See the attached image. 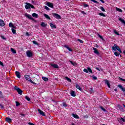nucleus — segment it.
Returning a JSON list of instances; mask_svg holds the SVG:
<instances>
[{
	"label": "nucleus",
	"mask_w": 125,
	"mask_h": 125,
	"mask_svg": "<svg viewBox=\"0 0 125 125\" xmlns=\"http://www.w3.org/2000/svg\"><path fill=\"white\" fill-rule=\"evenodd\" d=\"M14 90H16L17 92H18V93L20 94V95H22V93H23V91L21 90L20 88L17 87V86H15L14 87Z\"/></svg>",
	"instance_id": "f257e3e1"
},
{
	"label": "nucleus",
	"mask_w": 125,
	"mask_h": 125,
	"mask_svg": "<svg viewBox=\"0 0 125 125\" xmlns=\"http://www.w3.org/2000/svg\"><path fill=\"white\" fill-rule=\"evenodd\" d=\"M24 78L27 81H28V82H30L31 83H33V84H36V83L35 82H33V81H32L31 78H30V76L28 75H24Z\"/></svg>",
	"instance_id": "f03ea898"
},
{
	"label": "nucleus",
	"mask_w": 125,
	"mask_h": 125,
	"mask_svg": "<svg viewBox=\"0 0 125 125\" xmlns=\"http://www.w3.org/2000/svg\"><path fill=\"white\" fill-rule=\"evenodd\" d=\"M52 15H53V17L56 18V19H58V20L61 19V16L60 15H58V14L53 13H52Z\"/></svg>",
	"instance_id": "7ed1b4c3"
},
{
	"label": "nucleus",
	"mask_w": 125,
	"mask_h": 125,
	"mask_svg": "<svg viewBox=\"0 0 125 125\" xmlns=\"http://www.w3.org/2000/svg\"><path fill=\"white\" fill-rule=\"evenodd\" d=\"M83 71L85 72V73H92V70L91 69V68H90V67H87V69L84 68Z\"/></svg>",
	"instance_id": "20e7f679"
},
{
	"label": "nucleus",
	"mask_w": 125,
	"mask_h": 125,
	"mask_svg": "<svg viewBox=\"0 0 125 125\" xmlns=\"http://www.w3.org/2000/svg\"><path fill=\"white\" fill-rule=\"evenodd\" d=\"M26 55L27 56V57H33V52H32V51H30V50H27L26 51Z\"/></svg>",
	"instance_id": "39448f33"
},
{
	"label": "nucleus",
	"mask_w": 125,
	"mask_h": 125,
	"mask_svg": "<svg viewBox=\"0 0 125 125\" xmlns=\"http://www.w3.org/2000/svg\"><path fill=\"white\" fill-rule=\"evenodd\" d=\"M119 49L120 47L116 44H114V46L112 47V50H114V51H116L117 50H118V49Z\"/></svg>",
	"instance_id": "423d86ee"
},
{
	"label": "nucleus",
	"mask_w": 125,
	"mask_h": 125,
	"mask_svg": "<svg viewBox=\"0 0 125 125\" xmlns=\"http://www.w3.org/2000/svg\"><path fill=\"white\" fill-rule=\"evenodd\" d=\"M93 50H94V53L95 54H96L97 55H99L100 54V53L98 51V50L96 48H93Z\"/></svg>",
	"instance_id": "0eeeda50"
},
{
	"label": "nucleus",
	"mask_w": 125,
	"mask_h": 125,
	"mask_svg": "<svg viewBox=\"0 0 125 125\" xmlns=\"http://www.w3.org/2000/svg\"><path fill=\"white\" fill-rule=\"evenodd\" d=\"M117 107L118 108H119L121 112H125V109H124V107H123V106L121 105V104H118Z\"/></svg>",
	"instance_id": "6e6552de"
},
{
	"label": "nucleus",
	"mask_w": 125,
	"mask_h": 125,
	"mask_svg": "<svg viewBox=\"0 0 125 125\" xmlns=\"http://www.w3.org/2000/svg\"><path fill=\"white\" fill-rule=\"evenodd\" d=\"M105 84H107L108 87L109 88H111V84H110V82H109V81L107 79L104 80Z\"/></svg>",
	"instance_id": "1a4fd4ad"
},
{
	"label": "nucleus",
	"mask_w": 125,
	"mask_h": 125,
	"mask_svg": "<svg viewBox=\"0 0 125 125\" xmlns=\"http://www.w3.org/2000/svg\"><path fill=\"white\" fill-rule=\"evenodd\" d=\"M25 17L30 19V20H32V21H35V19L33 18L31 15L26 14Z\"/></svg>",
	"instance_id": "9d476101"
},
{
	"label": "nucleus",
	"mask_w": 125,
	"mask_h": 125,
	"mask_svg": "<svg viewBox=\"0 0 125 125\" xmlns=\"http://www.w3.org/2000/svg\"><path fill=\"white\" fill-rule=\"evenodd\" d=\"M46 5H47V6L50 7L51 8H53V3H52L47 2Z\"/></svg>",
	"instance_id": "9b49d317"
},
{
	"label": "nucleus",
	"mask_w": 125,
	"mask_h": 125,
	"mask_svg": "<svg viewBox=\"0 0 125 125\" xmlns=\"http://www.w3.org/2000/svg\"><path fill=\"white\" fill-rule=\"evenodd\" d=\"M38 112L42 116H43V117H45V113L42 111L40 109H38Z\"/></svg>",
	"instance_id": "f8f14e48"
},
{
	"label": "nucleus",
	"mask_w": 125,
	"mask_h": 125,
	"mask_svg": "<svg viewBox=\"0 0 125 125\" xmlns=\"http://www.w3.org/2000/svg\"><path fill=\"white\" fill-rule=\"evenodd\" d=\"M25 4H26V5L25 6V8L26 9H29V8H30L31 3H28V2H26Z\"/></svg>",
	"instance_id": "ddd939ff"
},
{
	"label": "nucleus",
	"mask_w": 125,
	"mask_h": 125,
	"mask_svg": "<svg viewBox=\"0 0 125 125\" xmlns=\"http://www.w3.org/2000/svg\"><path fill=\"white\" fill-rule=\"evenodd\" d=\"M118 87H119V88H120V89H121V90H122V91H123V92H125V88L124 87V86H123V85H121V84H119V85H118Z\"/></svg>",
	"instance_id": "4468645a"
},
{
	"label": "nucleus",
	"mask_w": 125,
	"mask_h": 125,
	"mask_svg": "<svg viewBox=\"0 0 125 125\" xmlns=\"http://www.w3.org/2000/svg\"><path fill=\"white\" fill-rule=\"evenodd\" d=\"M50 65L51 67H53V68H54V69H58V68H59V66L56 64L51 63Z\"/></svg>",
	"instance_id": "2eb2a0df"
},
{
	"label": "nucleus",
	"mask_w": 125,
	"mask_h": 125,
	"mask_svg": "<svg viewBox=\"0 0 125 125\" xmlns=\"http://www.w3.org/2000/svg\"><path fill=\"white\" fill-rule=\"evenodd\" d=\"M15 75H16L17 78H18V79H20V78H21V75H20V72H19L18 71H16Z\"/></svg>",
	"instance_id": "dca6fc26"
},
{
	"label": "nucleus",
	"mask_w": 125,
	"mask_h": 125,
	"mask_svg": "<svg viewBox=\"0 0 125 125\" xmlns=\"http://www.w3.org/2000/svg\"><path fill=\"white\" fill-rule=\"evenodd\" d=\"M5 24L4 23V21L2 20H0V26L1 27H4Z\"/></svg>",
	"instance_id": "f3484780"
},
{
	"label": "nucleus",
	"mask_w": 125,
	"mask_h": 125,
	"mask_svg": "<svg viewBox=\"0 0 125 125\" xmlns=\"http://www.w3.org/2000/svg\"><path fill=\"white\" fill-rule=\"evenodd\" d=\"M5 120L7 123H12V120L11 118H9V117H6Z\"/></svg>",
	"instance_id": "a211bd4d"
},
{
	"label": "nucleus",
	"mask_w": 125,
	"mask_h": 125,
	"mask_svg": "<svg viewBox=\"0 0 125 125\" xmlns=\"http://www.w3.org/2000/svg\"><path fill=\"white\" fill-rule=\"evenodd\" d=\"M70 94L72 97H76V92L75 91L72 90L71 91Z\"/></svg>",
	"instance_id": "6ab92c4d"
},
{
	"label": "nucleus",
	"mask_w": 125,
	"mask_h": 125,
	"mask_svg": "<svg viewBox=\"0 0 125 125\" xmlns=\"http://www.w3.org/2000/svg\"><path fill=\"white\" fill-rule=\"evenodd\" d=\"M64 47H65V48H67V49H68V50H69V51H73V49H72L71 48L69 47V46H68V45H64Z\"/></svg>",
	"instance_id": "aec40b11"
},
{
	"label": "nucleus",
	"mask_w": 125,
	"mask_h": 125,
	"mask_svg": "<svg viewBox=\"0 0 125 125\" xmlns=\"http://www.w3.org/2000/svg\"><path fill=\"white\" fill-rule=\"evenodd\" d=\"M43 16L45 17V18L47 19V20H51V19L50 18L49 16H48V15H47L46 14H43Z\"/></svg>",
	"instance_id": "412c9836"
},
{
	"label": "nucleus",
	"mask_w": 125,
	"mask_h": 125,
	"mask_svg": "<svg viewBox=\"0 0 125 125\" xmlns=\"http://www.w3.org/2000/svg\"><path fill=\"white\" fill-rule=\"evenodd\" d=\"M72 117H73V118H74L75 119H80L78 115L75 114V113H72Z\"/></svg>",
	"instance_id": "4be33fe9"
},
{
	"label": "nucleus",
	"mask_w": 125,
	"mask_h": 125,
	"mask_svg": "<svg viewBox=\"0 0 125 125\" xmlns=\"http://www.w3.org/2000/svg\"><path fill=\"white\" fill-rule=\"evenodd\" d=\"M41 26L42 27H43V28H45V27H46V26H47V24L45 23V22H42L41 23Z\"/></svg>",
	"instance_id": "5701e85b"
},
{
	"label": "nucleus",
	"mask_w": 125,
	"mask_h": 125,
	"mask_svg": "<svg viewBox=\"0 0 125 125\" xmlns=\"http://www.w3.org/2000/svg\"><path fill=\"white\" fill-rule=\"evenodd\" d=\"M32 16L33 17H35V18H39V15L35 13L32 14Z\"/></svg>",
	"instance_id": "b1692460"
},
{
	"label": "nucleus",
	"mask_w": 125,
	"mask_h": 125,
	"mask_svg": "<svg viewBox=\"0 0 125 125\" xmlns=\"http://www.w3.org/2000/svg\"><path fill=\"white\" fill-rule=\"evenodd\" d=\"M69 62L71 63V64H72V65H73V66H77V65H78V63H77V62H73V61H69Z\"/></svg>",
	"instance_id": "393cba45"
},
{
	"label": "nucleus",
	"mask_w": 125,
	"mask_h": 125,
	"mask_svg": "<svg viewBox=\"0 0 125 125\" xmlns=\"http://www.w3.org/2000/svg\"><path fill=\"white\" fill-rule=\"evenodd\" d=\"M76 88H77V89H79V90H80V91H82V88H81V86L79 84H77L76 85Z\"/></svg>",
	"instance_id": "a878e982"
},
{
	"label": "nucleus",
	"mask_w": 125,
	"mask_h": 125,
	"mask_svg": "<svg viewBox=\"0 0 125 125\" xmlns=\"http://www.w3.org/2000/svg\"><path fill=\"white\" fill-rule=\"evenodd\" d=\"M50 26L51 28H56V25L53 24L52 23H50Z\"/></svg>",
	"instance_id": "bb28decb"
},
{
	"label": "nucleus",
	"mask_w": 125,
	"mask_h": 125,
	"mask_svg": "<svg viewBox=\"0 0 125 125\" xmlns=\"http://www.w3.org/2000/svg\"><path fill=\"white\" fill-rule=\"evenodd\" d=\"M97 36L99 37V38H100V39H101L102 41H104V38H103V37L101 35H100V34H99V33H97Z\"/></svg>",
	"instance_id": "cd10ccee"
},
{
	"label": "nucleus",
	"mask_w": 125,
	"mask_h": 125,
	"mask_svg": "<svg viewBox=\"0 0 125 125\" xmlns=\"http://www.w3.org/2000/svg\"><path fill=\"white\" fill-rule=\"evenodd\" d=\"M42 80L44 82H48V78L44 77H42Z\"/></svg>",
	"instance_id": "c85d7f7f"
},
{
	"label": "nucleus",
	"mask_w": 125,
	"mask_h": 125,
	"mask_svg": "<svg viewBox=\"0 0 125 125\" xmlns=\"http://www.w3.org/2000/svg\"><path fill=\"white\" fill-rule=\"evenodd\" d=\"M65 79L66 80V81H68L69 83H72V80L70 79L69 77H66Z\"/></svg>",
	"instance_id": "c756f323"
},
{
	"label": "nucleus",
	"mask_w": 125,
	"mask_h": 125,
	"mask_svg": "<svg viewBox=\"0 0 125 125\" xmlns=\"http://www.w3.org/2000/svg\"><path fill=\"white\" fill-rule=\"evenodd\" d=\"M11 51L12 52V53H14V54H15L16 53V50L15 49H14V48H11Z\"/></svg>",
	"instance_id": "7c9ffc66"
},
{
	"label": "nucleus",
	"mask_w": 125,
	"mask_h": 125,
	"mask_svg": "<svg viewBox=\"0 0 125 125\" xmlns=\"http://www.w3.org/2000/svg\"><path fill=\"white\" fill-rule=\"evenodd\" d=\"M114 55H115V56H117L118 57L120 56V53H119L118 52H115Z\"/></svg>",
	"instance_id": "2f4dec72"
},
{
	"label": "nucleus",
	"mask_w": 125,
	"mask_h": 125,
	"mask_svg": "<svg viewBox=\"0 0 125 125\" xmlns=\"http://www.w3.org/2000/svg\"><path fill=\"white\" fill-rule=\"evenodd\" d=\"M99 15H100V16H103V17H106L105 15L104 14V13H99Z\"/></svg>",
	"instance_id": "473e14b6"
},
{
	"label": "nucleus",
	"mask_w": 125,
	"mask_h": 125,
	"mask_svg": "<svg viewBox=\"0 0 125 125\" xmlns=\"http://www.w3.org/2000/svg\"><path fill=\"white\" fill-rule=\"evenodd\" d=\"M116 10H117V11H119V12H121V13L123 12V10H122V9H120L118 7H116Z\"/></svg>",
	"instance_id": "72a5a7b5"
},
{
	"label": "nucleus",
	"mask_w": 125,
	"mask_h": 125,
	"mask_svg": "<svg viewBox=\"0 0 125 125\" xmlns=\"http://www.w3.org/2000/svg\"><path fill=\"white\" fill-rule=\"evenodd\" d=\"M62 106H63V107H64L65 108H66V107H68V105H67V104H66L65 102L62 103Z\"/></svg>",
	"instance_id": "f704fd0d"
},
{
	"label": "nucleus",
	"mask_w": 125,
	"mask_h": 125,
	"mask_svg": "<svg viewBox=\"0 0 125 125\" xmlns=\"http://www.w3.org/2000/svg\"><path fill=\"white\" fill-rule=\"evenodd\" d=\"M113 32H114V34H116V35H117V36H120V33L119 32H118V31H117V30H114Z\"/></svg>",
	"instance_id": "c9c22d12"
},
{
	"label": "nucleus",
	"mask_w": 125,
	"mask_h": 125,
	"mask_svg": "<svg viewBox=\"0 0 125 125\" xmlns=\"http://www.w3.org/2000/svg\"><path fill=\"white\" fill-rule=\"evenodd\" d=\"M3 94H2V92L0 91V98H4Z\"/></svg>",
	"instance_id": "e433bc0d"
},
{
	"label": "nucleus",
	"mask_w": 125,
	"mask_h": 125,
	"mask_svg": "<svg viewBox=\"0 0 125 125\" xmlns=\"http://www.w3.org/2000/svg\"><path fill=\"white\" fill-rule=\"evenodd\" d=\"M25 98L27 101H31V99H30V97H28L27 96H26Z\"/></svg>",
	"instance_id": "4c0bfd02"
},
{
	"label": "nucleus",
	"mask_w": 125,
	"mask_h": 125,
	"mask_svg": "<svg viewBox=\"0 0 125 125\" xmlns=\"http://www.w3.org/2000/svg\"><path fill=\"white\" fill-rule=\"evenodd\" d=\"M32 42L34 43V44H36V45H39V43H38V42H37L36 41H33Z\"/></svg>",
	"instance_id": "58836bf2"
},
{
	"label": "nucleus",
	"mask_w": 125,
	"mask_h": 125,
	"mask_svg": "<svg viewBox=\"0 0 125 125\" xmlns=\"http://www.w3.org/2000/svg\"><path fill=\"white\" fill-rule=\"evenodd\" d=\"M14 25H13V23L12 22H10L9 23V27L10 28H12Z\"/></svg>",
	"instance_id": "ea45409f"
},
{
	"label": "nucleus",
	"mask_w": 125,
	"mask_h": 125,
	"mask_svg": "<svg viewBox=\"0 0 125 125\" xmlns=\"http://www.w3.org/2000/svg\"><path fill=\"white\" fill-rule=\"evenodd\" d=\"M100 9L101 10H102V11H103L104 12H105L106 11L105 10V9L104 8V7L101 6L100 7Z\"/></svg>",
	"instance_id": "a19ab883"
},
{
	"label": "nucleus",
	"mask_w": 125,
	"mask_h": 125,
	"mask_svg": "<svg viewBox=\"0 0 125 125\" xmlns=\"http://www.w3.org/2000/svg\"><path fill=\"white\" fill-rule=\"evenodd\" d=\"M77 42H80V43H83V41L81 39H77Z\"/></svg>",
	"instance_id": "79ce46f5"
},
{
	"label": "nucleus",
	"mask_w": 125,
	"mask_h": 125,
	"mask_svg": "<svg viewBox=\"0 0 125 125\" xmlns=\"http://www.w3.org/2000/svg\"><path fill=\"white\" fill-rule=\"evenodd\" d=\"M100 108L102 110V111H104V112H106V109L103 107V106H100Z\"/></svg>",
	"instance_id": "37998d69"
},
{
	"label": "nucleus",
	"mask_w": 125,
	"mask_h": 125,
	"mask_svg": "<svg viewBox=\"0 0 125 125\" xmlns=\"http://www.w3.org/2000/svg\"><path fill=\"white\" fill-rule=\"evenodd\" d=\"M12 32L13 33V34H16V30L12 28Z\"/></svg>",
	"instance_id": "c03bdc74"
},
{
	"label": "nucleus",
	"mask_w": 125,
	"mask_h": 125,
	"mask_svg": "<svg viewBox=\"0 0 125 125\" xmlns=\"http://www.w3.org/2000/svg\"><path fill=\"white\" fill-rule=\"evenodd\" d=\"M91 0V1H92L93 2H94V3H97V4L99 3V2H98L95 0Z\"/></svg>",
	"instance_id": "a18cd8bd"
},
{
	"label": "nucleus",
	"mask_w": 125,
	"mask_h": 125,
	"mask_svg": "<svg viewBox=\"0 0 125 125\" xmlns=\"http://www.w3.org/2000/svg\"><path fill=\"white\" fill-rule=\"evenodd\" d=\"M20 105V103L18 102H16V106L18 107V106Z\"/></svg>",
	"instance_id": "49530a36"
},
{
	"label": "nucleus",
	"mask_w": 125,
	"mask_h": 125,
	"mask_svg": "<svg viewBox=\"0 0 125 125\" xmlns=\"http://www.w3.org/2000/svg\"><path fill=\"white\" fill-rule=\"evenodd\" d=\"M44 8H45V9H46V10H50V9H49V8H48V7H47V6H45Z\"/></svg>",
	"instance_id": "de8ad7c7"
},
{
	"label": "nucleus",
	"mask_w": 125,
	"mask_h": 125,
	"mask_svg": "<svg viewBox=\"0 0 125 125\" xmlns=\"http://www.w3.org/2000/svg\"><path fill=\"white\" fill-rule=\"evenodd\" d=\"M92 80H97V77L95 76H92Z\"/></svg>",
	"instance_id": "09e8293b"
},
{
	"label": "nucleus",
	"mask_w": 125,
	"mask_h": 125,
	"mask_svg": "<svg viewBox=\"0 0 125 125\" xmlns=\"http://www.w3.org/2000/svg\"><path fill=\"white\" fill-rule=\"evenodd\" d=\"M90 93H93V92H94V91L93 90V89L90 88Z\"/></svg>",
	"instance_id": "8fccbe9b"
},
{
	"label": "nucleus",
	"mask_w": 125,
	"mask_h": 125,
	"mask_svg": "<svg viewBox=\"0 0 125 125\" xmlns=\"http://www.w3.org/2000/svg\"><path fill=\"white\" fill-rule=\"evenodd\" d=\"M81 13L82 14H83V15H86V13H85V12H84V11H81Z\"/></svg>",
	"instance_id": "3c124183"
},
{
	"label": "nucleus",
	"mask_w": 125,
	"mask_h": 125,
	"mask_svg": "<svg viewBox=\"0 0 125 125\" xmlns=\"http://www.w3.org/2000/svg\"><path fill=\"white\" fill-rule=\"evenodd\" d=\"M30 8H33V9H35V6L32 5L31 4H30Z\"/></svg>",
	"instance_id": "603ef678"
},
{
	"label": "nucleus",
	"mask_w": 125,
	"mask_h": 125,
	"mask_svg": "<svg viewBox=\"0 0 125 125\" xmlns=\"http://www.w3.org/2000/svg\"><path fill=\"white\" fill-rule=\"evenodd\" d=\"M0 107L1 109H3V108H4V106L1 104H0Z\"/></svg>",
	"instance_id": "864d4df0"
},
{
	"label": "nucleus",
	"mask_w": 125,
	"mask_h": 125,
	"mask_svg": "<svg viewBox=\"0 0 125 125\" xmlns=\"http://www.w3.org/2000/svg\"><path fill=\"white\" fill-rule=\"evenodd\" d=\"M119 79L120 80V81H122V82H125V79H124L121 77L119 78Z\"/></svg>",
	"instance_id": "5fc2aeb1"
},
{
	"label": "nucleus",
	"mask_w": 125,
	"mask_h": 125,
	"mask_svg": "<svg viewBox=\"0 0 125 125\" xmlns=\"http://www.w3.org/2000/svg\"><path fill=\"white\" fill-rule=\"evenodd\" d=\"M120 120L124 122V123H125V119L123 118V117H121Z\"/></svg>",
	"instance_id": "6e6d98bb"
},
{
	"label": "nucleus",
	"mask_w": 125,
	"mask_h": 125,
	"mask_svg": "<svg viewBox=\"0 0 125 125\" xmlns=\"http://www.w3.org/2000/svg\"><path fill=\"white\" fill-rule=\"evenodd\" d=\"M83 6H84V7H88V4H84V5H83Z\"/></svg>",
	"instance_id": "4d7b16f0"
},
{
	"label": "nucleus",
	"mask_w": 125,
	"mask_h": 125,
	"mask_svg": "<svg viewBox=\"0 0 125 125\" xmlns=\"http://www.w3.org/2000/svg\"><path fill=\"white\" fill-rule=\"evenodd\" d=\"M0 65L1 66H2V67H4V65H3V63H2L0 61Z\"/></svg>",
	"instance_id": "13d9d810"
},
{
	"label": "nucleus",
	"mask_w": 125,
	"mask_h": 125,
	"mask_svg": "<svg viewBox=\"0 0 125 125\" xmlns=\"http://www.w3.org/2000/svg\"><path fill=\"white\" fill-rule=\"evenodd\" d=\"M25 35H26V36H28V37H29V36H31V35H30V34H29V32H26V34H25Z\"/></svg>",
	"instance_id": "bf43d9fd"
},
{
	"label": "nucleus",
	"mask_w": 125,
	"mask_h": 125,
	"mask_svg": "<svg viewBox=\"0 0 125 125\" xmlns=\"http://www.w3.org/2000/svg\"><path fill=\"white\" fill-rule=\"evenodd\" d=\"M1 38L2 39V40H6V39L4 38V36H1Z\"/></svg>",
	"instance_id": "052dcab7"
},
{
	"label": "nucleus",
	"mask_w": 125,
	"mask_h": 125,
	"mask_svg": "<svg viewBox=\"0 0 125 125\" xmlns=\"http://www.w3.org/2000/svg\"><path fill=\"white\" fill-rule=\"evenodd\" d=\"M95 69H96V70H97L98 71H100V69H99V68L96 67Z\"/></svg>",
	"instance_id": "680f3d73"
},
{
	"label": "nucleus",
	"mask_w": 125,
	"mask_h": 125,
	"mask_svg": "<svg viewBox=\"0 0 125 125\" xmlns=\"http://www.w3.org/2000/svg\"><path fill=\"white\" fill-rule=\"evenodd\" d=\"M100 1H101V2H102V3H105V1H104V0H100Z\"/></svg>",
	"instance_id": "e2e57ef3"
},
{
	"label": "nucleus",
	"mask_w": 125,
	"mask_h": 125,
	"mask_svg": "<svg viewBox=\"0 0 125 125\" xmlns=\"http://www.w3.org/2000/svg\"><path fill=\"white\" fill-rule=\"evenodd\" d=\"M84 119H87V118H88V116L87 115H85L84 116Z\"/></svg>",
	"instance_id": "0e129e2a"
},
{
	"label": "nucleus",
	"mask_w": 125,
	"mask_h": 125,
	"mask_svg": "<svg viewBox=\"0 0 125 125\" xmlns=\"http://www.w3.org/2000/svg\"><path fill=\"white\" fill-rule=\"evenodd\" d=\"M12 28H13V29H16V26L14 25Z\"/></svg>",
	"instance_id": "69168bd1"
},
{
	"label": "nucleus",
	"mask_w": 125,
	"mask_h": 125,
	"mask_svg": "<svg viewBox=\"0 0 125 125\" xmlns=\"http://www.w3.org/2000/svg\"><path fill=\"white\" fill-rule=\"evenodd\" d=\"M21 116H22V117H25V114H21Z\"/></svg>",
	"instance_id": "338daca9"
},
{
	"label": "nucleus",
	"mask_w": 125,
	"mask_h": 125,
	"mask_svg": "<svg viewBox=\"0 0 125 125\" xmlns=\"http://www.w3.org/2000/svg\"><path fill=\"white\" fill-rule=\"evenodd\" d=\"M96 47H97V48L99 47V46L98 45V44H96Z\"/></svg>",
	"instance_id": "774afa93"
}]
</instances>
